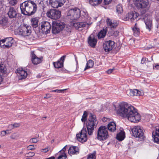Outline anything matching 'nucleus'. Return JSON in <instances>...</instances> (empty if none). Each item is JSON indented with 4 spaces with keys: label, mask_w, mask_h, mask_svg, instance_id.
<instances>
[{
    "label": "nucleus",
    "mask_w": 159,
    "mask_h": 159,
    "mask_svg": "<svg viewBox=\"0 0 159 159\" xmlns=\"http://www.w3.org/2000/svg\"><path fill=\"white\" fill-rule=\"evenodd\" d=\"M107 129L111 132H114L116 129V125L114 122H111L107 125Z\"/></svg>",
    "instance_id": "obj_27"
},
{
    "label": "nucleus",
    "mask_w": 159,
    "mask_h": 159,
    "mask_svg": "<svg viewBox=\"0 0 159 159\" xmlns=\"http://www.w3.org/2000/svg\"><path fill=\"white\" fill-rule=\"evenodd\" d=\"M152 137L154 142L159 144V128L156 129L155 131L152 132Z\"/></svg>",
    "instance_id": "obj_22"
},
{
    "label": "nucleus",
    "mask_w": 159,
    "mask_h": 159,
    "mask_svg": "<svg viewBox=\"0 0 159 159\" xmlns=\"http://www.w3.org/2000/svg\"><path fill=\"white\" fill-rule=\"evenodd\" d=\"M106 22L108 26H110L111 30L116 29L118 25V23L117 22H112L109 18H107Z\"/></svg>",
    "instance_id": "obj_24"
},
{
    "label": "nucleus",
    "mask_w": 159,
    "mask_h": 159,
    "mask_svg": "<svg viewBox=\"0 0 159 159\" xmlns=\"http://www.w3.org/2000/svg\"><path fill=\"white\" fill-rule=\"evenodd\" d=\"M116 11L118 13H121L123 11L122 7L120 5H118L116 6Z\"/></svg>",
    "instance_id": "obj_38"
},
{
    "label": "nucleus",
    "mask_w": 159,
    "mask_h": 159,
    "mask_svg": "<svg viewBox=\"0 0 159 159\" xmlns=\"http://www.w3.org/2000/svg\"><path fill=\"white\" fill-rule=\"evenodd\" d=\"M111 1L112 0H104V3L105 5H108Z\"/></svg>",
    "instance_id": "obj_48"
},
{
    "label": "nucleus",
    "mask_w": 159,
    "mask_h": 159,
    "mask_svg": "<svg viewBox=\"0 0 159 159\" xmlns=\"http://www.w3.org/2000/svg\"><path fill=\"white\" fill-rule=\"evenodd\" d=\"M117 111L120 116L127 118L131 122L136 123L140 120L141 116L137 112V109L127 103L124 102L120 104Z\"/></svg>",
    "instance_id": "obj_1"
},
{
    "label": "nucleus",
    "mask_w": 159,
    "mask_h": 159,
    "mask_svg": "<svg viewBox=\"0 0 159 159\" xmlns=\"http://www.w3.org/2000/svg\"><path fill=\"white\" fill-rule=\"evenodd\" d=\"M20 126V124L19 123H14L13 124L10 125V126H11V128L13 129L15 128H17Z\"/></svg>",
    "instance_id": "obj_43"
},
{
    "label": "nucleus",
    "mask_w": 159,
    "mask_h": 159,
    "mask_svg": "<svg viewBox=\"0 0 159 159\" xmlns=\"http://www.w3.org/2000/svg\"><path fill=\"white\" fill-rule=\"evenodd\" d=\"M57 159H67L66 153L62 152L61 154L59 155Z\"/></svg>",
    "instance_id": "obj_39"
},
{
    "label": "nucleus",
    "mask_w": 159,
    "mask_h": 159,
    "mask_svg": "<svg viewBox=\"0 0 159 159\" xmlns=\"http://www.w3.org/2000/svg\"><path fill=\"white\" fill-rule=\"evenodd\" d=\"M136 6L139 8H145L149 4L148 0H135Z\"/></svg>",
    "instance_id": "obj_17"
},
{
    "label": "nucleus",
    "mask_w": 159,
    "mask_h": 159,
    "mask_svg": "<svg viewBox=\"0 0 159 159\" xmlns=\"http://www.w3.org/2000/svg\"><path fill=\"white\" fill-rule=\"evenodd\" d=\"M47 16L52 19L56 20L59 19L61 16V11L55 9L49 10L47 12Z\"/></svg>",
    "instance_id": "obj_11"
},
{
    "label": "nucleus",
    "mask_w": 159,
    "mask_h": 159,
    "mask_svg": "<svg viewBox=\"0 0 159 159\" xmlns=\"http://www.w3.org/2000/svg\"><path fill=\"white\" fill-rule=\"evenodd\" d=\"M143 19L146 24V28L148 29L149 31L151 30L152 26V21L151 19L150 16L147 14H144L143 16Z\"/></svg>",
    "instance_id": "obj_14"
},
{
    "label": "nucleus",
    "mask_w": 159,
    "mask_h": 159,
    "mask_svg": "<svg viewBox=\"0 0 159 159\" xmlns=\"http://www.w3.org/2000/svg\"><path fill=\"white\" fill-rule=\"evenodd\" d=\"M66 90V89H58V93H63L65 90Z\"/></svg>",
    "instance_id": "obj_55"
},
{
    "label": "nucleus",
    "mask_w": 159,
    "mask_h": 159,
    "mask_svg": "<svg viewBox=\"0 0 159 159\" xmlns=\"http://www.w3.org/2000/svg\"><path fill=\"white\" fill-rule=\"evenodd\" d=\"M21 13L25 15L30 16L34 14L37 9V4L33 1L29 0L20 4Z\"/></svg>",
    "instance_id": "obj_2"
},
{
    "label": "nucleus",
    "mask_w": 159,
    "mask_h": 159,
    "mask_svg": "<svg viewBox=\"0 0 159 159\" xmlns=\"http://www.w3.org/2000/svg\"><path fill=\"white\" fill-rule=\"evenodd\" d=\"M109 137L107 129L106 126L101 125L98 128L97 131V138L100 141L104 140Z\"/></svg>",
    "instance_id": "obj_6"
},
{
    "label": "nucleus",
    "mask_w": 159,
    "mask_h": 159,
    "mask_svg": "<svg viewBox=\"0 0 159 159\" xmlns=\"http://www.w3.org/2000/svg\"><path fill=\"white\" fill-rule=\"evenodd\" d=\"M125 137V133L124 131L121 130L118 133L116 136V139L120 141H122Z\"/></svg>",
    "instance_id": "obj_28"
},
{
    "label": "nucleus",
    "mask_w": 159,
    "mask_h": 159,
    "mask_svg": "<svg viewBox=\"0 0 159 159\" xmlns=\"http://www.w3.org/2000/svg\"><path fill=\"white\" fill-rule=\"evenodd\" d=\"M97 42V40L95 39L93 35V37L92 38L90 36L88 39V43L89 45L93 48H94L96 45Z\"/></svg>",
    "instance_id": "obj_23"
},
{
    "label": "nucleus",
    "mask_w": 159,
    "mask_h": 159,
    "mask_svg": "<svg viewBox=\"0 0 159 159\" xmlns=\"http://www.w3.org/2000/svg\"><path fill=\"white\" fill-rule=\"evenodd\" d=\"M50 4L54 8L62 6L65 2V0H49Z\"/></svg>",
    "instance_id": "obj_13"
},
{
    "label": "nucleus",
    "mask_w": 159,
    "mask_h": 159,
    "mask_svg": "<svg viewBox=\"0 0 159 159\" xmlns=\"http://www.w3.org/2000/svg\"><path fill=\"white\" fill-rule=\"evenodd\" d=\"M31 56L32 62L34 65H37L41 63L43 60V57H42L39 58L37 57L34 54V51L31 52Z\"/></svg>",
    "instance_id": "obj_15"
},
{
    "label": "nucleus",
    "mask_w": 159,
    "mask_h": 159,
    "mask_svg": "<svg viewBox=\"0 0 159 159\" xmlns=\"http://www.w3.org/2000/svg\"><path fill=\"white\" fill-rule=\"evenodd\" d=\"M0 25L3 27H6L8 25L7 19L6 17L0 18Z\"/></svg>",
    "instance_id": "obj_29"
},
{
    "label": "nucleus",
    "mask_w": 159,
    "mask_h": 159,
    "mask_svg": "<svg viewBox=\"0 0 159 159\" xmlns=\"http://www.w3.org/2000/svg\"><path fill=\"white\" fill-rule=\"evenodd\" d=\"M76 137L77 140L80 142L84 143L86 142L88 139L86 128L84 126L81 130L76 134Z\"/></svg>",
    "instance_id": "obj_8"
},
{
    "label": "nucleus",
    "mask_w": 159,
    "mask_h": 159,
    "mask_svg": "<svg viewBox=\"0 0 159 159\" xmlns=\"http://www.w3.org/2000/svg\"><path fill=\"white\" fill-rule=\"evenodd\" d=\"M89 3L93 6H96L101 4L102 0H89Z\"/></svg>",
    "instance_id": "obj_33"
},
{
    "label": "nucleus",
    "mask_w": 159,
    "mask_h": 159,
    "mask_svg": "<svg viewBox=\"0 0 159 159\" xmlns=\"http://www.w3.org/2000/svg\"><path fill=\"white\" fill-rule=\"evenodd\" d=\"M3 79L2 77V75L0 74V84H1L2 82V81Z\"/></svg>",
    "instance_id": "obj_56"
},
{
    "label": "nucleus",
    "mask_w": 159,
    "mask_h": 159,
    "mask_svg": "<svg viewBox=\"0 0 159 159\" xmlns=\"http://www.w3.org/2000/svg\"><path fill=\"white\" fill-rule=\"evenodd\" d=\"M138 92H137V96H140V95H142V94L141 93V92L138 90Z\"/></svg>",
    "instance_id": "obj_57"
},
{
    "label": "nucleus",
    "mask_w": 159,
    "mask_h": 159,
    "mask_svg": "<svg viewBox=\"0 0 159 159\" xmlns=\"http://www.w3.org/2000/svg\"><path fill=\"white\" fill-rule=\"evenodd\" d=\"M41 27V28H38L37 33L41 32L43 34H45L50 33L51 26L49 22L46 21L42 22Z\"/></svg>",
    "instance_id": "obj_7"
},
{
    "label": "nucleus",
    "mask_w": 159,
    "mask_h": 159,
    "mask_svg": "<svg viewBox=\"0 0 159 159\" xmlns=\"http://www.w3.org/2000/svg\"><path fill=\"white\" fill-rule=\"evenodd\" d=\"M52 24L58 28L60 32L62 31L65 26V24L64 22H60L59 21H54L52 22Z\"/></svg>",
    "instance_id": "obj_20"
},
{
    "label": "nucleus",
    "mask_w": 159,
    "mask_h": 159,
    "mask_svg": "<svg viewBox=\"0 0 159 159\" xmlns=\"http://www.w3.org/2000/svg\"><path fill=\"white\" fill-rule=\"evenodd\" d=\"M137 23H135L134 27V28H135L136 29H139L137 27Z\"/></svg>",
    "instance_id": "obj_62"
},
{
    "label": "nucleus",
    "mask_w": 159,
    "mask_h": 159,
    "mask_svg": "<svg viewBox=\"0 0 159 159\" xmlns=\"http://www.w3.org/2000/svg\"><path fill=\"white\" fill-rule=\"evenodd\" d=\"M66 57V55H63L57 61L53 62L54 67L56 68L62 67L63 66V63Z\"/></svg>",
    "instance_id": "obj_18"
},
{
    "label": "nucleus",
    "mask_w": 159,
    "mask_h": 159,
    "mask_svg": "<svg viewBox=\"0 0 159 159\" xmlns=\"http://www.w3.org/2000/svg\"><path fill=\"white\" fill-rule=\"evenodd\" d=\"M133 31L134 35L136 37L139 36L140 34L139 29H136L135 28H132Z\"/></svg>",
    "instance_id": "obj_37"
},
{
    "label": "nucleus",
    "mask_w": 159,
    "mask_h": 159,
    "mask_svg": "<svg viewBox=\"0 0 159 159\" xmlns=\"http://www.w3.org/2000/svg\"><path fill=\"white\" fill-rule=\"evenodd\" d=\"M119 32L118 31H115L111 34V35H113L115 37H116L119 35Z\"/></svg>",
    "instance_id": "obj_46"
},
{
    "label": "nucleus",
    "mask_w": 159,
    "mask_h": 159,
    "mask_svg": "<svg viewBox=\"0 0 159 159\" xmlns=\"http://www.w3.org/2000/svg\"><path fill=\"white\" fill-rule=\"evenodd\" d=\"M153 69H156L157 70H159V65L157 64L155 66H153Z\"/></svg>",
    "instance_id": "obj_52"
},
{
    "label": "nucleus",
    "mask_w": 159,
    "mask_h": 159,
    "mask_svg": "<svg viewBox=\"0 0 159 159\" xmlns=\"http://www.w3.org/2000/svg\"><path fill=\"white\" fill-rule=\"evenodd\" d=\"M49 150V149L48 148H45L43 149L42 150V151L43 152L46 153L47 152H48Z\"/></svg>",
    "instance_id": "obj_50"
},
{
    "label": "nucleus",
    "mask_w": 159,
    "mask_h": 159,
    "mask_svg": "<svg viewBox=\"0 0 159 159\" xmlns=\"http://www.w3.org/2000/svg\"><path fill=\"white\" fill-rule=\"evenodd\" d=\"M88 113L86 111H84V114L82 116V117L81 120L82 122L84 123V125H85L86 121L87 120V117Z\"/></svg>",
    "instance_id": "obj_34"
},
{
    "label": "nucleus",
    "mask_w": 159,
    "mask_h": 159,
    "mask_svg": "<svg viewBox=\"0 0 159 159\" xmlns=\"http://www.w3.org/2000/svg\"><path fill=\"white\" fill-rule=\"evenodd\" d=\"M52 32L53 34H55L60 32L59 30H58V28L54 25H53V24H52Z\"/></svg>",
    "instance_id": "obj_36"
},
{
    "label": "nucleus",
    "mask_w": 159,
    "mask_h": 159,
    "mask_svg": "<svg viewBox=\"0 0 159 159\" xmlns=\"http://www.w3.org/2000/svg\"><path fill=\"white\" fill-rule=\"evenodd\" d=\"M138 13L131 12L126 14L124 18L125 21L129 20V19L131 21H133L138 16Z\"/></svg>",
    "instance_id": "obj_16"
},
{
    "label": "nucleus",
    "mask_w": 159,
    "mask_h": 159,
    "mask_svg": "<svg viewBox=\"0 0 159 159\" xmlns=\"http://www.w3.org/2000/svg\"><path fill=\"white\" fill-rule=\"evenodd\" d=\"M31 27L26 25H21L19 27L17 31H14L15 34H18L24 37L30 35L31 31Z\"/></svg>",
    "instance_id": "obj_4"
},
{
    "label": "nucleus",
    "mask_w": 159,
    "mask_h": 159,
    "mask_svg": "<svg viewBox=\"0 0 159 159\" xmlns=\"http://www.w3.org/2000/svg\"><path fill=\"white\" fill-rule=\"evenodd\" d=\"M9 130H3L1 131L0 132V136L2 137L4 136L6 134H7V132Z\"/></svg>",
    "instance_id": "obj_44"
},
{
    "label": "nucleus",
    "mask_w": 159,
    "mask_h": 159,
    "mask_svg": "<svg viewBox=\"0 0 159 159\" xmlns=\"http://www.w3.org/2000/svg\"><path fill=\"white\" fill-rule=\"evenodd\" d=\"M146 62V57H143L141 59V63L142 64H143L145 63Z\"/></svg>",
    "instance_id": "obj_47"
},
{
    "label": "nucleus",
    "mask_w": 159,
    "mask_h": 159,
    "mask_svg": "<svg viewBox=\"0 0 159 159\" xmlns=\"http://www.w3.org/2000/svg\"><path fill=\"white\" fill-rule=\"evenodd\" d=\"M27 155H28V157H33L35 153L33 152H30L27 153Z\"/></svg>",
    "instance_id": "obj_49"
},
{
    "label": "nucleus",
    "mask_w": 159,
    "mask_h": 159,
    "mask_svg": "<svg viewBox=\"0 0 159 159\" xmlns=\"http://www.w3.org/2000/svg\"><path fill=\"white\" fill-rule=\"evenodd\" d=\"M132 136L136 138H139V141H143L145 137L144 136V130L139 126H135L131 131Z\"/></svg>",
    "instance_id": "obj_5"
},
{
    "label": "nucleus",
    "mask_w": 159,
    "mask_h": 159,
    "mask_svg": "<svg viewBox=\"0 0 159 159\" xmlns=\"http://www.w3.org/2000/svg\"><path fill=\"white\" fill-rule=\"evenodd\" d=\"M156 19L157 20V21L158 22H159V17H157L156 18Z\"/></svg>",
    "instance_id": "obj_63"
},
{
    "label": "nucleus",
    "mask_w": 159,
    "mask_h": 159,
    "mask_svg": "<svg viewBox=\"0 0 159 159\" xmlns=\"http://www.w3.org/2000/svg\"><path fill=\"white\" fill-rule=\"evenodd\" d=\"M67 16H70L72 20H77L80 16V11L77 8L70 9L67 13Z\"/></svg>",
    "instance_id": "obj_10"
},
{
    "label": "nucleus",
    "mask_w": 159,
    "mask_h": 159,
    "mask_svg": "<svg viewBox=\"0 0 159 159\" xmlns=\"http://www.w3.org/2000/svg\"><path fill=\"white\" fill-rule=\"evenodd\" d=\"M41 77V75H40V74H38L36 76V77L37 78H40Z\"/></svg>",
    "instance_id": "obj_61"
},
{
    "label": "nucleus",
    "mask_w": 159,
    "mask_h": 159,
    "mask_svg": "<svg viewBox=\"0 0 159 159\" xmlns=\"http://www.w3.org/2000/svg\"><path fill=\"white\" fill-rule=\"evenodd\" d=\"M12 139H15V138L14 137H13V135H11V136L10 137Z\"/></svg>",
    "instance_id": "obj_64"
},
{
    "label": "nucleus",
    "mask_w": 159,
    "mask_h": 159,
    "mask_svg": "<svg viewBox=\"0 0 159 159\" xmlns=\"http://www.w3.org/2000/svg\"><path fill=\"white\" fill-rule=\"evenodd\" d=\"M114 70V69H109L108 70H107V72L108 74H111L112 72Z\"/></svg>",
    "instance_id": "obj_53"
},
{
    "label": "nucleus",
    "mask_w": 159,
    "mask_h": 159,
    "mask_svg": "<svg viewBox=\"0 0 159 159\" xmlns=\"http://www.w3.org/2000/svg\"><path fill=\"white\" fill-rule=\"evenodd\" d=\"M27 149L28 150H33L35 148L34 145H31L27 147Z\"/></svg>",
    "instance_id": "obj_45"
},
{
    "label": "nucleus",
    "mask_w": 159,
    "mask_h": 159,
    "mask_svg": "<svg viewBox=\"0 0 159 159\" xmlns=\"http://www.w3.org/2000/svg\"><path fill=\"white\" fill-rule=\"evenodd\" d=\"M52 92H57L58 93V89H56L55 90H53L51 91Z\"/></svg>",
    "instance_id": "obj_60"
},
{
    "label": "nucleus",
    "mask_w": 159,
    "mask_h": 159,
    "mask_svg": "<svg viewBox=\"0 0 159 159\" xmlns=\"http://www.w3.org/2000/svg\"><path fill=\"white\" fill-rule=\"evenodd\" d=\"M86 25V22H79L74 23L73 24V26L76 29L78 30H79V29L81 28H83L85 27Z\"/></svg>",
    "instance_id": "obj_26"
},
{
    "label": "nucleus",
    "mask_w": 159,
    "mask_h": 159,
    "mask_svg": "<svg viewBox=\"0 0 159 159\" xmlns=\"http://www.w3.org/2000/svg\"><path fill=\"white\" fill-rule=\"evenodd\" d=\"M51 97V95L47 94L46 95V96L44 97V98H50Z\"/></svg>",
    "instance_id": "obj_54"
},
{
    "label": "nucleus",
    "mask_w": 159,
    "mask_h": 159,
    "mask_svg": "<svg viewBox=\"0 0 159 159\" xmlns=\"http://www.w3.org/2000/svg\"><path fill=\"white\" fill-rule=\"evenodd\" d=\"M7 14L9 18L12 19L16 17L18 13L14 7H10L9 9Z\"/></svg>",
    "instance_id": "obj_19"
},
{
    "label": "nucleus",
    "mask_w": 159,
    "mask_h": 159,
    "mask_svg": "<svg viewBox=\"0 0 159 159\" xmlns=\"http://www.w3.org/2000/svg\"><path fill=\"white\" fill-rule=\"evenodd\" d=\"M93 61L92 60H89L87 62L86 66L84 68V70L85 71L88 69L93 67Z\"/></svg>",
    "instance_id": "obj_32"
},
{
    "label": "nucleus",
    "mask_w": 159,
    "mask_h": 159,
    "mask_svg": "<svg viewBox=\"0 0 159 159\" xmlns=\"http://www.w3.org/2000/svg\"><path fill=\"white\" fill-rule=\"evenodd\" d=\"M115 42L111 40L105 41L103 44V47L104 50L106 52H109L114 48Z\"/></svg>",
    "instance_id": "obj_12"
},
{
    "label": "nucleus",
    "mask_w": 159,
    "mask_h": 159,
    "mask_svg": "<svg viewBox=\"0 0 159 159\" xmlns=\"http://www.w3.org/2000/svg\"><path fill=\"white\" fill-rule=\"evenodd\" d=\"M13 42L12 37L7 38L0 40V46L4 49L9 48L12 46Z\"/></svg>",
    "instance_id": "obj_9"
},
{
    "label": "nucleus",
    "mask_w": 159,
    "mask_h": 159,
    "mask_svg": "<svg viewBox=\"0 0 159 159\" xmlns=\"http://www.w3.org/2000/svg\"><path fill=\"white\" fill-rule=\"evenodd\" d=\"M38 141L37 138H34L31 139L30 140V142L31 143H36Z\"/></svg>",
    "instance_id": "obj_42"
},
{
    "label": "nucleus",
    "mask_w": 159,
    "mask_h": 159,
    "mask_svg": "<svg viewBox=\"0 0 159 159\" xmlns=\"http://www.w3.org/2000/svg\"><path fill=\"white\" fill-rule=\"evenodd\" d=\"M67 145H66L61 150H60L59 152H61V151H62L63 152H64L65 153V152L66 150V148L67 147Z\"/></svg>",
    "instance_id": "obj_51"
},
{
    "label": "nucleus",
    "mask_w": 159,
    "mask_h": 159,
    "mask_svg": "<svg viewBox=\"0 0 159 159\" xmlns=\"http://www.w3.org/2000/svg\"><path fill=\"white\" fill-rule=\"evenodd\" d=\"M55 157L54 156H52L51 157L43 159H55Z\"/></svg>",
    "instance_id": "obj_58"
},
{
    "label": "nucleus",
    "mask_w": 159,
    "mask_h": 159,
    "mask_svg": "<svg viewBox=\"0 0 159 159\" xmlns=\"http://www.w3.org/2000/svg\"><path fill=\"white\" fill-rule=\"evenodd\" d=\"M85 124L88 134L92 135L94 130V128L96 127L98 124L96 115L92 113H90Z\"/></svg>",
    "instance_id": "obj_3"
},
{
    "label": "nucleus",
    "mask_w": 159,
    "mask_h": 159,
    "mask_svg": "<svg viewBox=\"0 0 159 159\" xmlns=\"http://www.w3.org/2000/svg\"><path fill=\"white\" fill-rule=\"evenodd\" d=\"M9 4L11 6H15L17 3L18 0H8Z\"/></svg>",
    "instance_id": "obj_41"
},
{
    "label": "nucleus",
    "mask_w": 159,
    "mask_h": 159,
    "mask_svg": "<svg viewBox=\"0 0 159 159\" xmlns=\"http://www.w3.org/2000/svg\"><path fill=\"white\" fill-rule=\"evenodd\" d=\"M142 15L143 16V14H144L145 12H146V11L145 10H143V11H141Z\"/></svg>",
    "instance_id": "obj_59"
},
{
    "label": "nucleus",
    "mask_w": 159,
    "mask_h": 159,
    "mask_svg": "<svg viewBox=\"0 0 159 159\" xmlns=\"http://www.w3.org/2000/svg\"><path fill=\"white\" fill-rule=\"evenodd\" d=\"M38 20L36 18H32V25L33 28H34L35 29H36L37 31L38 30V28H40L39 27H38Z\"/></svg>",
    "instance_id": "obj_30"
},
{
    "label": "nucleus",
    "mask_w": 159,
    "mask_h": 159,
    "mask_svg": "<svg viewBox=\"0 0 159 159\" xmlns=\"http://www.w3.org/2000/svg\"><path fill=\"white\" fill-rule=\"evenodd\" d=\"M20 70L19 69L17 70V73L19 74V80H22L25 79L27 77V73L25 70H23L22 68Z\"/></svg>",
    "instance_id": "obj_21"
},
{
    "label": "nucleus",
    "mask_w": 159,
    "mask_h": 159,
    "mask_svg": "<svg viewBox=\"0 0 159 159\" xmlns=\"http://www.w3.org/2000/svg\"><path fill=\"white\" fill-rule=\"evenodd\" d=\"M96 152L94 151L92 153H90L87 155V159H96Z\"/></svg>",
    "instance_id": "obj_35"
},
{
    "label": "nucleus",
    "mask_w": 159,
    "mask_h": 159,
    "mask_svg": "<svg viewBox=\"0 0 159 159\" xmlns=\"http://www.w3.org/2000/svg\"><path fill=\"white\" fill-rule=\"evenodd\" d=\"M138 91V90L135 89L133 90H130V95L132 96H137V93Z\"/></svg>",
    "instance_id": "obj_40"
},
{
    "label": "nucleus",
    "mask_w": 159,
    "mask_h": 159,
    "mask_svg": "<svg viewBox=\"0 0 159 159\" xmlns=\"http://www.w3.org/2000/svg\"><path fill=\"white\" fill-rule=\"evenodd\" d=\"M107 31L103 29L101 30L99 32L97 35V36L98 39H100L104 38L107 34Z\"/></svg>",
    "instance_id": "obj_31"
},
{
    "label": "nucleus",
    "mask_w": 159,
    "mask_h": 159,
    "mask_svg": "<svg viewBox=\"0 0 159 159\" xmlns=\"http://www.w3.org/2000/svg\"><path fill=\"white\" fill-rule=\"evenodd\" d=\"M68 153L70 154H77L79 153V148L76 146H71L69 149Z\"/></svg>",
    "instance_id": "obj_25"
}]
</instances>
